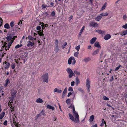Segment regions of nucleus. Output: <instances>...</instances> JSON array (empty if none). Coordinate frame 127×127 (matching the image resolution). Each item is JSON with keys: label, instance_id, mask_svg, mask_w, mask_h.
I'll return each mask as SVG.
<instances>
[{"label": "nucleus", "instance_id": "423d86ee", "mask_svg": "<svg viewBox=\"0 0 127 127\" xmlns=\"http://www.w3.org/2000/svg\"><path fill=\"white\" fill-rule=\"evenodd\" d=\"M90 26H92L94 27H97L98 26V24L97 23L94 22H91L90 23Z\"/></svg>", "mask_w": 127, "mask_h": 127}, {"label": "nucleus", "instance_id": "c9c22d12", "mask_svg": "<svg viewBox=\"0 0 127 127\" xmlns=\"http://www.w3.org/2000/svg\"><path fill=\"white\" fill-rule=\"evenodd\" d=\"M104 124H106V122L103 119L102 120V123L100 125V126H103L104 125Z\"/></svg>", "mask_w": 127, "mask_h": 127}, {"label": "nucleus", "instance_id": "dca6fc26", "mask_svg": "<svg viewBox=\"0 0 127 127\" xmlns=\"http://www.w3.org/2000/svg\"><path fill=\"white\" fill-rule=\"evenodd\" d=\"M111 35L109 34H107L104 37V39L105 40H107L111 38Z\"/></svg>", "mask_w": 127, "mask_h": 127}, {"label": "nucleus", "instance_id": "39448f33", "mask_svg": "<svg viewBox=\"0 0 127 127\" xmlns=\"http://www.w3.org/2000/svg\"><path fill=\"white\" fill-rule=\"evenodd\" d=\"M90 81L89 79L88 78L87 80L86 86L88 88V90L89 92L90 91Z\"/></svg>", "mask_w": 127, "mask_h": 127}, {"label": "nucleus", "instance_id": "0eeeda50", "mask_svg": "<svg viewBox=\"0 0 127 127\" xmlns=\"http://www.w3.org/2000/svg\"><path fill=\"white\" fill-rule=\"evenodd\" d=\"M34 42L35 41L34 40L32 41V42L30 41H29L27 44V46L28 47H32L34 44Z\"/></svg>", "mask_w": 127, "mask_h": 127}, {"label": "nucleus", "instance_id": "c756f323", "mask_svg": "<svg viewBox=\"0 0 127 127\" xmlns=\"http://www.w3.org/2000/svg\"><path fill=\"white\" fill-rule=\"evenodd\" d=\"M13 40H11V41L8 44V49H9V48H10V46L11 45V44L13 43Z\"/></svg>", "mask_w": 127, "mask_h": 127}, {"label": "nucleus", "instance_id": "c03bdc74", "mask_svg": "<svg viewBox=\"0 0 127 127\" xmlns=\"http://www.w3.org/2000/svg\"><path fill=\"white\" fill-rule=\"evenodd\" d=\"M22 46V44L20 45L18 44L15 46V48L16 49Z\"/></svg>", "mask_w": 127, "mask_h": 127}, {"label": "nucleus", "instance_id": "8fccbe9b", "mask_svg": "<svg viewBox=\"0 0 127 127\" xmlns=\"http://www.w3.org/2000/svg\"><path fill=\"white\" fill-rule=\"evenodd\" d=\"M103 99L105 100H109V99L107 97L105 96H103Z\"/></svg>", "mask_w": 127, "mask_h": 127}, {"label": "nucleus", "instance_id": "cd10ccee", "mask_svg": "<svg viewBox=\"0 0 127 127\" xmlns=\"http://www.w3.org/2000/svg\"><path fill=\"white\" fill-rule=\"evenodd\" d=\"M127 34V29L126 31L122 32L121 33V34L123 36Z\"/></svg>", "mask_w": 127, "mask_h": 127}, {"label": "nucleus", "instance_id": "3c124183", "mask_svg": "<svg viewBox=\"0 0 127 127\" xmlns=\"http://www.w3.org/2000/svg\"><path fill=\"white\" fill-rule=\"evenodd\" d=\"M68 91L70 92H72L73 91V90L71 87H69L68 88Z\"/></svg>", "mask_w": 127, "mask_h": 127}, {"label": "nucleus", "instance_id": "bb28decb", "mask_svg": "<svg viewBox=\"0 0 127 127\" xmlns=\"http://www.w3.org/2000/svg\"><path fill=\"white\" fill-rule=\"evenodd\" d=\"M127 34V29L126 31L122 32L121 33V34L123 36Z\"/></svg>", "mask_w": 127, "mask_h": 127}, {"label": "nucleus", "instance_id": "7c9ffc66", "mask_svg": "<svg viewBox=\"0 0 127 127\" xmlns=\"http://www.w3.org/2000/svg\"><path fill=\"white\" fill-rule=\"evenodd\" d=\"M4 27L5 28L7 29H9L10 28V27L9 25L7 23H6L4 25Z\"/></svg>", "mask_w": 127, "mask_h": 127}, {"label": "nucleus", "instance_id": "f8f14e48", "mask_svg": "<svg viewBox=\"0 0 127 127\" xmlns=\"http://www.w3.org/2000/svg\"><path fill=\"white\" fill-rule=\"evenodd\" d=\"M96 39V37H94L90 41V42L91 44H93L95 41Z\"/></svg>", "mask_w": 127, "mask_h": 127}, {"label": "nucleus", "instance_id": "5701e85b", "mask_svg": "<svg viewBox=\"0 0 127 127\" xmlns=\"http://www.w3.org/2000/svg\"><path fill=\"white\" fill-rule=\"evenodd\" d=\"M79 81L77 76L76 78L75 83L77 86L78 84L79 83Z\"/></svg>", "mask_w": 127, "mask_h": 127}, {"label": "nucleus", "instance_id": "412c9836", "mask_svg": "<svg viewBox=\"0 0 127 127\" xmlns=\"http://www.w3.org/2000/svg\"><path fill=\"white\" fill-rule=\"evenodd\" d=\"M94 115H92L90 117V119L89 120V121L90 122H92V121H93V120L94 119Z\"/></svg>", "mask_w": 127, "mask_h": 127}, {"label": "nucleus", "instance_id": "49530a36", "mask_svg": "<svg viewBox=\"0 0 127 127\" xmlns=\"http://www.w3.org/2000/svg\"><path fill=\"white\" fill-rule=\"evenodd\" d=\"M67 43L66 42H65L64 44V45L62 46V49H64L65 48V46L67 45Z\"/></svg>", "mask_w": 127, "mask_h": 127}, {"label": "nucleus", "instance_id": "6e6d98bb", "mask_svg": "<svg viewBox=\"0 0 127 127\" xmlns=\"http://www.w3.org/2000/svg\"><path fill=\"white\" fill-rule=\"evenodd\" d=\"M51 15L52 16H54L55 14V12L54 11H53L51 12Z\"/></svg>", "mask_w": 127, "mask_h": 127}, {"label": "nucleus", "instance_id": "393cba45", "mask_svg": "<svg viewBox=\"0 0 127 127\" xmlns=\"http://www.w3.org/2000/svg\"><path fill=\"white\" fill-rule=\"evenodd\" d=\"M12 38V36L11 35L8 36L6 37V39L8 41L10 40Z\"/></svg>", "mask_w": 127, "mask_h": 127}, {"label": "nucleus", "instance_id": "79ce46f5", "mask_svg": "<svg viewBox=\"0 0 127 127\" xmlns=\"http://www.w3.org/2000/svg\"><path fill=\"white\" fill-rule=\"evenodd\" d=\"M15 63H12L11 65V66L12 69H13L15 67Z\"/></svg>", "mask_w": 127, "mask_h": 127}, {"label": "nucleus", "instance_id": "680f3d73", "mask_svg": "<svg viewBox=\"0 0 127 127\" xmlns=\"http://www.w3.org/2000/svg\"><path fill=\"white\" fill-rule=\"evenodd\" d=\"M121 66V65H120L118 67H117L115 69V70L117 71V70H118L119 69V68Z\"/></svg>", "mask_w": 127, "mask_h": 127}, {"label": "nucleus", "instance_id": "a878e982", "mask_svg": "<svg viewBox=\"0 0 127 127\" xmlns=\"http://www.w3.org/2000/svg\"><path fill=\"white\" fill-rule=\"evenodd\" d=\"M5 114V113L4 112H2L1 114H0V120L3 117Z\"/></svg>", "mask_w": 127, "mask_h": 127}, {"label": "nucleus", "instance_id": "e433bc0d", "mask_svg": "<svg viewBox=\"0 0 127 127\" xmlns=\"http://www.w3.org/2000/svg\"><path fill=\"white\" fill-rule=\"evenodd\" d=\"M40 114H41V115H42L44 116L46 114L45 112V111L43 110H42L40 113Z\"/></svg>", "mask_w": 127, "mask_h": 127}, {"label": "nucleus", "instance_id": "bf43d9fd", "mask_svg": "<svg viewBox=\"0 0 127 127\" xmlns=\"http://www.w3.org/2000/svg\"><path fill=\"white\" fill-rule=\"evenodd\" d=\"M2 19L0 18V27L1 26L2 23Z\"/></svg>", "mask_w": 127, "mask_h": 127}, {"label": "nucleus", "instance_id": "ea45409f", "mask_svg": "<svg viewBox=\"0 0 127 127\" xmlns=\"http://www.w3.org/2000/svg\"><path fill=\"white\" fill-rule=\"evenodd\" d=\"M74 74H75L76 75H80V72L79 71L77 72L76 70H74Z\"/></svg>", "mask_w": 127, "mask_h": 127}, {"label": "nucleus", "instance_id": "58836bf2", "mask_svg": "<svg viewBox=\"0 0 127 127\" xmlns=\"http://www.w3.org/2000/svg\"><path fill=\"white\" fill-rule=\"evenodd\" d=\"M14 23L13 21L11 22L10 24V26L12 28H13L14 26Z\"/></svg>", "mask_w": 127, "mask_h": 127}, {"label": "nucleus", "instance_id": "13d9d810", "mask_svg": "<svg viewBox=\"0 0 127 127\" xmlns=\"http://www.w3.org/2000/svg\"><path fill=\"white\" fill-rule=\"evenodd\" d=\"M85 28V26H84L81 29V30H80V32H82H82H83V31L84 29Z\"/></svg>", "mask_w": 127, "mask_h": 127}, {"label": "nucleus", "instance_id": "f3484780", "mask_svg": "<svg viewBox=\"0 0 127 127\" xmlns=\"http://www.w3.org/2000/svg\"><path fill=\"white\" fill-rule=\"evenodd\" d=\"M102 15L100 14L99 15L97 16L95 19V20L97 21H99L101 19L102 17Z\"/></svg>", "mask_w": 127, "mask_h": 127}, {"label": "nucleus", "instance_id": "1a4fd4ad", "mask_svg": "<svg viewBox=\"0 0 127 127\" xmlns=\"http://www.w3.org/2000/svg\"><path fill=\"white\" fill-rule=\"evenodd\" d=\"M4 63L5 64L4 66V68L5 69H7L9 68L10 65V63L5 61L4 62Z\"/></svg>", "mask_w": 127, "mask_h": 127}, {"label": "nucleus", "instance_id": "e2e57ef3", "mask_svg": "<svg viewBox=\"0 0 127 127\" xmlns=\"http://www.w3.org/2000/svg\"><path fill=\"white\" fill-rule=\"evenodd\" d=\"M22 24V22L21 20L20 21V22L18 23V25H19L20 26H21V25Z\"/></svg>", "mask_w": 127, "mask_h": 127}, {"label": "nucleus", "instance_id": "4c0bfd02", "mask_svg": "<svg viewBox=\"0 0 127 127\" xmlns=\"http://www.w3.org/2000/svg\"><path fill=\"white\" fill-rule=\"evenodd\" d=\"M67 92V88L66 87V88L64 89L63 93V96L64 95H65Z\"/></svg>", "mask_w": 127, "mask_h": 127}, {"label": "nucleus", "instance_id": "6e6552de", "mask_svg": "<svg viewBox=\"0 0 127 127\" xmlns=\"http://www.w3.org/2000/svg\"><path fill=\"white\" fill-rule=\"evenodd\" d=\"M73 114H74V117H77V118L78 119V117L79 116L78 115V113L76 112L75 111V107L74 106H73Z\"/></svg>", "mask_w": 127, "mask_h": 127}, {"label": "nucleus", "instance_id": "864d4df0", "mask_svg": "<svg viewBox=\"0 0 127 127\" xmlns=\"http://www.w3.org/2000/svg\"><path fill=\"white\" fill-rule=\"evenodd\" d=\"M80 45H78V46H77L75 48L78 51H79V49L80 48Z\"/></svg>", "mask_w": 127, "mask_h": 127}, {"label": "nucleus", "instance_id": "2eb2a0df", "mask_svg": "<svg viewBox=\"0 0 127 127\" xmlns=\"http://www.w3.org/2000/svg\"><path fill=\"white\" fill-rule=\"evenodd\" d=\"M17 93V92L15 91H14V92H12L11 94L12 96L11 98L14 99L15 96V95Z\"/></svg>", "mask_w": 127, "mask_h": 127}, {"label": "nucleus", "instance_id": "9b49d317", "mask_svg": "<svg viewBox=\"0 0 127 127\" xmlns=\"http://www.w3.org/2000/svg\"><path fill=\"white\" fill-rule=\"evenodd\" d=\"M54 93L57 92L58 93H62V91L61 89H58L57 88H56L54 90Z\"/></svg>", "mask_w": 127, "mask_h": 127}, {"label": "nucleus", "instance_id": "a211bd4d", "mask_svg": "<svg viewBox=\"0 0 127 127\" xmlns=\"http://www.w3.org/2000/svg\"><path fill=\"white\" fill-rule=\"evenodd\" d=\"M91 60V59L89 57H88L84 58L83 60V61L86 63H87Z\"/></svg>", "mask_w": 127, "mask_h": 127}, {"label": "nucleus", "instance_id": "603ef678", "mask_svg": "<svg viewBox=\"0 0 127 127\" xmlns=\"http://www.w3.org/2000/svg\"><path fill=\"white\" fill-rule=\"evenodd\" d=\"M72 60L73 61V62L72 63V64L73 65H74L75 64L76 62V61L74 59V58L72 57Z\"/></svg>", "mask_w": 127, "mask_h": 127}, {"label": "nucleus", "instance_id": "de8ad7c7", "mask_svg": "<svg viewBox=\"0 0 127 127\" xmlns=\"http://www.w3.org/2000/svg\"><path fill=\"white\" fill-rule=\"evenodd\" d=\"M100 15H102V16H107L108 15V14L107 12H106L105 13H102L100 14Z\"/></svg>", "mask_w": 127, "mask_h": 127}, {"label": "nucleus", "instance_id": "4d7b16f0", "mask_svg": "<svg viewBox=\"0 0 127 127\" xmlns=\"http://www.w3.org/2000/svg\"><path fill=\"white\" fill-rule=\"evenodd\" d=\"M14 119H15L14 118H13V123L15 125L16 127H17V123L16 124V121H15Z\"/></svg>", "mask_w": 127, "mask_h": 127}, {"label": "nucleus", "instance_id": "9d476101", "mask_svg": "<svg viewBox=\"0 0 127 127\" xmlns=\"http://www.w3.org/2000/svg\"><path fill=\"white\" fill-rule=\"evenodd\" d=\"M20 28H19L18 25H16L15 26L14 28L12 29L13 31H17L18 30L20 29Z\"/></svg>", "mask_w": 127, "mask_h": 127}, {"label": "nucleus", "instance_id": "0e129e2a", "mask_svg": "<svg viewBox=\"0 0 127 127\" xmlns=\"http://www.w3.org/2000/svg\"><path fill=\"white\" fill-rule=\"evenodd\" d=\"M3 124L5 126H6L7 125V121H5L3 123Z\"/></svg>", "mask_w": 127, "mask_h": 127}, {"label": "nucleus", "instance_id": "338daca9", "mask_svg": "<svg viewBox=\"0 0 127 127\" xmlns=\"http://www.w3.org/2000/svg\"><path fill=\"white\" fill-rule=\"evenodd\" d=\"M72 95V93L71 92H69L68 93L67 96L68 97H69L70 96Z\"/></svg>", "mask_w": 127, "mask_h": 127}, {"label": "nucleus", "instance_id": "ddd939ff", "mask_svg": "<svg viewBox=\"0 0 127 127\" xmlns=\"http://www.w3.org/2000/svg\"><path fill=\"white\" fill-rule=\"evenodd\" d=\"M94 46L95 47H97L98 48H101V46L99 44V43L98 42H96L94 45Z\"/></svg>", "mask_w": 127, "mask_h": 127}, {"label": "nucleus", "instance_id": "6ab92c4d", "mask_svg": "<svg viewBox=\"0 0 127 127\" xmlns=\"http://www.w3.org/2000/svg\"><path fill=\"white\" fill-rule=\"evenodd\" d=\"M99 49H97L96 50L94 51L92 53V55L93 56H95L96 54H98L99 52Z\"/></svg>", "mask_w": 127, "mask_h": 127}, {"label": "nucleus", "instance_id": "473e14b6", "mask_svg": "<svg viewBox=\"0 0 127 127\" xmlns=\"http://www.w3.org/2000/svg\"><path fill=\"white\" fill-rule=\"evenodd\" d=\"M10 83V81L8 79H7L6 81V83L4 85V86L6 87L8 84Z\"/></svg>", "mask_w": 127, "mask_h": 127}, {"label": "nucleus", "instance_id": "4468645a", "mask_svg": "<svg viewBox=\"0 0 127 127\" xmlns=\"http://www.w3.org/2000/svg\"><path fill=\"white\" fill-rule=\"evenodd\" d=\"M95 32L100 34L101 33L103 34L105 32V31L99 30H96Z\"/></svg>", "mask_w": 127, "mask_h": 127}, {"label": "nucleus", "instance_id": "aec40b11", "mask_svg": "<svg viewBox=\"0 0 127 127\" xmlns=\"http://www.w3.org/2000/svg\"><path fill=\"white\" fill-rule=\"evenodd\" d=\"M22 58L25 59L26 58L27 56V55L26 53H22L21 54Z\"/></svg>", "mask_w": 127, "mask_h": 127}, {"label": "nucleus", "instance_id": "a18cd8bd", "mask_svg": "<svg viewBox=\"0 0 127 127\" xmlns=\"http://www.w3.org/2000/svg\"><path fill=\"white\" fill-rule=\"evenodd\" d=\"M42 24L41 26L42 27V30L44 29L45 28V26L44 23H40L39 25H40Z\"/></svg>", "mask_w": 127, "mask_h": 127}, {"label": "nucleus", "instance_id": "7ed1b4c3", "mask_svg": "<svg viewBox=\"0 0 127 127\" xmlns=\"http://www.w3.org/2000/svg\"><path fill=\"white\" fill-rule=\"evenodd\" d=\"M67 73L69 74V77L71 78L73 76H75V74L72 71L70 68H67L66 69Z\"/></svg>", "mask_w": 127, "mask_h": 127}, {"label": "nucleus", "instance_id": "f257e3e1", "mask_svg": "<svg viewBox=\"0 0 127 127\" xmlns=\"http://www.w3.org/2000/svg\"><path fill=\"white\" fill-rule=\"evenodd\" d=\"M41 79L44 82L47 83L48 82V73H46L43 74L41 77Z\"/></svg>", "mask_w": 127, "mask_h": 127}, {"label": "nucleus", "instance_id": "37998d69", "mask_svg": "<svg viewBox=\"0 0 127 127\" xmlns=\"http://www.w3.org/2000/svg\"><path fill=\"white\" fill-rule=\"evenodd\" d=\"M70 99L69 98H68L66 99V102L67 104H69L70 103Z\"/></svg>", "mask_w": 127, "mask_h": 127}, {"label": "nucleus", "instance_id": "c85d7f7f", "mask_svg": "<svg viewBox=\"0 0 127 127\" xmlns=\"http://www.w3.org/2000/svg\"><path fill=\"white\" fill-rule=\"evenodd\" d=\"M127 34V29L126 31L122 32L121 33V34L123 36Z\"/></svg>", "mask_w": 127, "mask_h": 127}, {"label": "nucleus", "instance_id": "a19ab883", "mask_svg": "<svg viewBox=\"0 0 127 127\" xmlns=\"http://www.w3.org/2000/svg\"><path fill=\"white\" fill-rule=\"evenodd\" d=\"M50 6H47L46 5H45V4H43L42 5L41 7H42V8L43 9L47 7H49Z\"/></svg>", "mask_w": 127, "mask_h": 127}, {"label": "nucleus", "instance_id": "72a5a7b5", "mask_svg": "<svg viewBox=\"0 0 127 127\" xmlns=\"http://www.w3.org/2000/svg\"><path fill=\"white\" fill-rule=\"evenodd\" d=\"M106 3L105 2L103 6H102L101 10V11H102L103 10H104L106 7Z\"/></svg>", "mask_w": 127, "mask_h": 127}, {"label": "nucleus", "instance_id": "f704fd0d", "mask_svg": "<svg viewBox=\"0 0 127 127\" xmlns=\"http://www.w3.org/2000/svg\"><path fill=\"white\" fill-rule=\"evenodd\" d=\"M72 60V57H70L68 59V63L69 64H71Z\"/></svg>", "mask_w": 127, "mask_h": 127}, {"label": "nucleus", "instance_id": "052dcab7", "mask_svg": "<svg viewBox=\"0 0 127 127\" xmlns=\"http://www.w3.org/2000/svg\"><path fill=\"white\" fill-rule=\"evenodd\" d=\"M75 82L74 81H73L71 82V86H74V85Z\"/></svg>", "mask_w": 127, "mask_h": 127}, {"label": "nucleus", "instance_id": "09e8293b", "mask_svg": "<svg viewBox=\"0 0 127 127\" xmlns=\"http://www.w3.org/2000/svg\"><path fill=\"white\" fill-rule=\"evenodd\" d=\"M78 54L79 52H77L74 53V56L75 57H78Z\"/></svg>", "mask_w": 127, "mask_h": 127}, {"label": "nucleus", "instance_id": "20e7f679", "mask_svg": "<svg viewBox=\"0 0 127 127\" xmlns=\"http://www.w3.org/2000/svg\"><path fill=\"white\" fill-rule=\"evenodd\" d=\"M41 29V27L40 26H38L36 27V30H37L39 31H37V32L38 33V34L40 36L43 35V36L44 35V34H43V30H42V31L40 30Z\"/></svg>", "mask_w": 127, "mask_h": 127}, {"label": "nucleus", "instance_id": "774afa93", "mask_svg": "<svg viewBox=\"0 0 127 127\" xmlns=\"http://www.w3.org/2000/svg\"><path fill=\"white\" fill-rule=\"evenodd\" d=\"M103 51H102L101 54H100V57L101 58L102 56H103Z\"/></svg>", "mask_w": 127, "mask_h": 127}, {"label": "nucleus", "instance_id": "5fc2aeb1", "mask_svg": "<svg viewBox=\"0 0 127 127\" xmlns=\"http://www.w3.org/2000/svg\"><path fill=\"white\" fill-rule=\"evenodd\" d=\"M122 27L125 29H127V23L125 25L122 26Z\"/></svg>", "mask_w": 127, "mask_h": 127}, {"label": "nucleus", "instance_id": "4be33fe9", "mask_svg": "<svg viewBox=\"0 0 127 127\" xmlns=\"http://www.w3.org/2000/svg\"><path fill=\"white\" fill-rule=\"evenodd\" d=\"M43 101L40 98H38L36 100V102L37 103H41Z\"/></svg>", "mask_w": 127, "mask_h": 127}, {"label": "nucleus", "instance_id": "2f4dec72", "mask_svg": "<svg viewBox=\"0 0 127 127\" xmlns=\"http://www.w3.org/2000/svg\"><path fill=\"white\" fill-rule=\"evenodd\" d=\"M28 38L30 40H36V38H33L31 36L29 35L28 36Z\"/></svg>", "mask_w": 127, "mask_h": 127}, {"label": "nucleus", "instance_id": "f03ea898", "mask_svg": "<svg viewBox=\"0 0 127 127\" xmlns=\"http://www.w3.org/2000/svg\"><path fill=\"white\" fill-rule=\"evenodd\" d=\"M68 115L69 116L70 119L76 123H78L79 122V116L78 117V119L77 117H75V119L73 116L70 113H69Z\"/></svg>", "mask_w": 127, "mask_h": 127}, {"label": "nucleus", "instance_id": "69168bd1", "mask_svg": "<svg viewBox=\"0 0 127 127\" xmlns=\"http://www.w3.org/2000/svg\"><path fill=\"white\" fill-rule=\"evenodd\" d=\"M127 18V17L126 15H124L123 16V18L124 19H125Z\"/></svg>", "mask_w": 127, "mask_h": 127}, {"label": "nucleus", "instance_id": "b1692460", "mask_svg": "<svg viewBox=\"0 0 127 127\" xmlns=\"http://www.w3.org/2000/svg\"><path fill=\"white\" fill-rule=\"evenodd\" d=\"M47 107L48 108L52 110H54L55 109V108L54 107L50 105H47Z\"/></svg>", "mask_w": 127, "mask_h": 127}]
</instances>
